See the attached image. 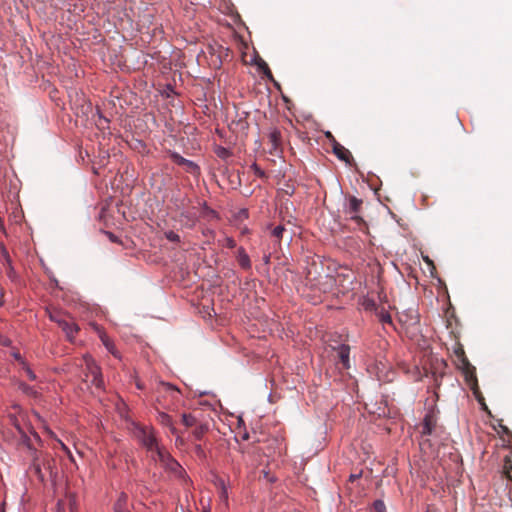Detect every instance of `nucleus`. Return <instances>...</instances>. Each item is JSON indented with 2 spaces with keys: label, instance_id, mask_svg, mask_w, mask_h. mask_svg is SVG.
I'll use <instances>...</instances> for the list:
<instances>
[{
  "label": "nucleus",
  "instance_id": "nucleus-1",
  "mask_svg": "<svg viewBox=\"0 0 512 512\" xmlns=\"http://www.w3.org/2000/svg\"><path fill=\"white\" fill-rule=\"evenodd\" d=\"M134 435L153 456L158 453V450L163 448L158 442L154 428L150 426L136 425Z\"/></svg>",
  "mask_w": 512,
  "mask_h": 512
},
{
  "label": "nucleus",
  "instance_id": "nucleus-2",
  "mask_svg": "<svg viewBox=\"0 0 512 512\" xmlns=\"http://www.w3.org/2000/svg\"><path fill=\"white\" fill-rule=\"evenodd\" d=\"M362 204L363 201L361 199L355 196H349L347 204L344 207V214L359 227L365 226V221L360 215Z\"/></svg>",
  "mask_w": 512,
  "mask_h": 512
},
{
  "label": "nucleus",
  "instance_id": "nucleus-3",
  "mask_svg": "<svg viewBox=\"0 0 512 512\" xmlns=\"http://www.w3.org/2000/svg\"><path fill=\"white\" fill-rule=\"evenodd\" d=\"M86 377L87 381H90L92 385L97 388L103 387V377L99 366L96 364L95 360L90 355H85L83 357Z\"/></svg>",
  "mask_w": 512,
  "mask_h": 512
},
{
  "label": "nucleus",
  "instance_id": "nucleus-4",
  "mask_svg": "<svg viewBox=\"0 0 512 512\" xmlns=\"http://www.w3.org/2000/svg\"><path fill=\"white\" fill-rule=\"evenodd\" d=\"M152 457L154 460L159 461L165 469L176 475H180L183 471L181 465L170 455V453L164 447L161 450H158V453Z\"/></svg>",
  "mask_w": 512,
  "mask_h": 512
},
{
  "label": "nucleus",
  "instance_id": "nucleus-5",
  "mask_svg": "<svg viewBox=\"0 0 512 512\" xmlns=\"http://www.w3.org/2000/svg\"><path fill=\"white\" fill-rule=\"evenodd\" d=\"M327 137L332 139L333 153L342 161L350 164L353 157L348 149L338 143L330 132L327 133Z\"/></svg>",
  "mask_w": 512,
  "mask_h": 512
},
{
  "label": "nucleus",
  "instance_id": "nucleus-6",
  "mask_svg": "<svg viewBox=\"0 0 512 512\" xmlns=\"http://www.w3.org/2000/svg\"><path fill=\"white\" fill-rule=\"evenodd\" d=\"M337 365H339V369H349L350 362H349V355H350V347L346 344L340 345L337 349Z\"/></svg>",
  "mask_w": 512,
  "mask_h": 512
},
{
  "label": "nucleus",
  "instance_id": "nucleus-7",
  "mask_svg": "<svg viewBox=\"0 0 512 512\" xmlns=\"http://www.w3.org/2000/svg\"><path fill=\"white\" fill-rule=\"evenodd\" d=\"M459 363H460V368L462 369V371L465 375L466 381L469 383L474 382V384L477 385V379H476V373H475L476 369L473 365H471L468 358L466 356H464V358H461L459 360Z\"/></svg>",
  "mask_w": 512,
  "mask_h": 512
},
{
  "label": "nucleus",
  "instance_id": "nucleus-8",
  "mask_svg": "<svg viewBox=\"0 0 512 512\" xmlns=\"http://www.w3.org/2000/svg\"><path fill=\"white\" fill-rule=\"evenodd\" d=\"M171 158L173 162L176 163L177 165L184 166L189 173L194 174L197 173L199 170L198 166L194 162L185 159L176 152L171 154Z\"/></svg>",
  "mask_w": 512,
  "mask_h": 512
},
{
  "label": "nucleus",
  "instance_id": "nucleus-9",
  "mask_svg": "<svg viewBox=\"0 0 512 512\" xmlns=\"http://www.w3.org/2000/svg\"><path fill=\"white\" fill-rule=\"evenodd\" d=\"M398 319L401 324L407 327L414 326L419 323L418 313L413 309L400 313Z\"/></svg>",
  "mask_w": 512,
  "mask_h": 512
},
{
  "label": "nucleus",
  "instance_id": "nucleus-10",
  "mask_svg": "<svg viewBox=\"0 0 512 512\" xmlns=\"http://www.w3.org/2000/svg\"><path fill=\"white\" fill-rule=\"evenodd\" d=\"M56 323L62 328L69 340H72L79 330L76 323L66 319L56 320Z\"/></svg>",
  "mask_w": 512,
  "mask_h": 512
},
{
  "label": "nucleus",
  "instance_id": "nucleus-11",
  "mask_svg": "<svg viewBox=\"0 0 512 512\" xmlns=\"http://www.w3.org/2000/svg\"><path fill=\"white\" fill-rule=\"evenodd\" d=\"M157 421L161 425H163L165 427H168L170 429V432L173 435L177 434V429L174 426L173 420H172L171 416L168 415L167 413H165V412H158Z\"/></svg>",
  "mask_w": 512,
  "mask_h": 512
},
{
  "label": "nucleus",
  "instance_id": "nucleus-12",
  "mask_svg": "<svg viewBox=\"0 0 512 512\" xmlns=\"http://www.w3.org/2000/svg\"><path fill=\"white\" fill-rule=\"evenodd\" d=\"M237 261L241 268L245 270H249L251 268L250 257L243 247H240L237 251Z\"/></svg>",
  "mask_w": 512,
  "mask_h": 512
},
{
  "label": "nucleus",
  "instance_id": "nucleus-13",
  "mask_svg": "<svg viewBox=\"0 0 512 512\" xmlns=\"http://www.w3.org/2000/svg\"><path fill=\"white\" fill-rule=\"evenodd\" d=\"M115 512H130L128 507V496L125 493H121L114 504Z\"/></svg>",
  "mask_w": 512,
  "mask_h": 512
},
{
  "label": "nucleus",
  "instance_id": "nucleus-14",
  "mask_svg": "<svg viewBox=\"0 0 512 512\" xmlns=\"http://www.w3.org/2000/svg\"><path fill=\"white\" fill-rule=\"evenodd\" d=\"M101 338V341L103 343V345L106 347V349L116 358H120V354L119 352L117 351L113 341L106 335V334H102L100 336Z\"/></svg>",
  "mask_w": 512,
  "mask_h": 512
},
{
  "label": "nucleus",
  "instance_id": "nucleus-15",
  "mask_svg": "<svg viewBox=\"0 0 512 512\" xmlns=\"http://www.w3.org/2000/svg\"><path fill=\"white\" fill-rule=\"evenodd\" d=\"M435 427L434 419L431 415H426L422 424V435H430Z\"/></svg>",
  "mask_w": 512,
  "mask_h": 512
},
{
  "label": "nucleus",
  "instance_id": "nucleus-16",
  "mask_svg": "<svg viewBox=\"0 0 512 512\" xmlns=\"http://www.w3.org/2000/svg\"><path fill=\"white\" fill-rule=\"evenodd\" d=\"M269 142L271 143V146L273 149H277L281 143V133L279 130L274 129L272 130L269 135Z\"/></svg>",
  "mask_w": 512,
  "mask_h": 512
},
{
  "label": "nucleus",
  "instance_id": "nucleus-17",
  "mask_svg": "<svg viewBox=\"0 0 512 512\" xmlns=\"http://www.w3.org/2000/svg\"><path fill=\"white\" fill-rule=\"evenodd\" d=\"M18 387H19V390H21L24 394L32 396V397H37V391L35 390L34 387L29 386L28 384H26L24 382H20Z\"/></svg>",
  "mask_w": 512,
  "mask_h": 512
},
{
  "label": "nucleus",
  "instance_id": "nucleus-18",
  "mask_svg": "<svg viewBox=\"0 0 512 512\" xmlns=\"http://www.w3.org/2000/svg\"><path fill=\"white\" fill-rule=\"evenodd\" d=\"M208 431V426L205 425V424H200L198 425L194 430H193V436L197 439V440H201L202 437L204 436V434Z\"/></svg>",
  "mask_w": 512,
  "mask_h": 512
},
{
  "label": "nucleus",
  "instance_id": "nucleus-19",
  "mask_svg": "<svg viewBox=\"0 0 512 512\" xmlns=\"http://www.w3.org/2000/svg\"><path fill=\"white\" fill-rule=\"evenodd\" d=\"M31 471L41 480H43V475L41 471V465L38 462V458L34 457L33 463L30 466Z\"/></svg>",
  "mask_w": 512,
  "mask_h": 512
},
{
  "label": "nucleus",
  "instance_id": "nucleus-20",
  "mask_svg": "<svg viewBox=\"0 0 512 512\" xmlns=\"http://www.w3.org/2000/svg\"><path fill=\"white\" fill-rule=\"evenodd\" d=\"M377 316H378L380 322L392 324L391 315L387 311H385L383 308L377 312Z\"/></svg>",
  "mask_w": 512,
  "mask_h": 512
},
{
  "label": "nucleus",
  "instance_id": "nucleus-21",
  "mask_svg": "<svg viewBox=\"0 0 512 512\" xmlns=\"http://www.w3.org/2000/svg\"><path fill=\"white\" fill-rule=\"evenodd\" d=\"M182 423L186 426V427H192L194 426L197 421H196V418L191 415V414H183L182 415Z\"/></svg>",
  "mask_w": 512,
  "mask_h": 512
},
{
  "label": "nucleus",
  "instance_id": "nucleus-22",
  "mask_svg": "<svg viewBox=\"0 0 512 512\" xmlns=\"http://www.w3.org/2000/svg\"><path fill=\"white\" fill-rule=\"evenodd\" d=\"M215 153L219 158L223 160L229 158L232 155L231 151L224 147H217Z\"/></svg>",
  "mask_w": 512,
  "mask_h": 512
},
{
  "label": "nucleus",
  "instance_id": "nucleus-23",
  "mask_svg": "<svg viewBox=\"0 0 512 512\" xmlns=\"http://www.w3.org/2000/svg\"><path fill=\"white\" fill-rule=\"evenodd\" d=\"M22 369L25 371L27 377L31 381H35L37 379V376L35 375V373L32 371V369L28 366V364L25 361H22Z\"/></svg>",
  "mask_w": 512,
  "mask_h": 512
},
{
  "label": "nucleus",
  "instance_id": "nucleus-24",
  "mask_svg": "<svg viewBox=\"0 0 512 512\" xmlns=\"http://www.w3.org/2000/svg\"><path fill=\"white\" fill-rule=\"evenodd\" d=\"M1 252H2V256H3L4 260H5V264L10 267L11 271H13L12 260L10 258L9 253H8V250L6 249V247L4 245L1 246Z\"/></svg>",
  "mask_w": 512,
  "mask_h": 512
},
{
  "label": "nucleus",
  "instance_id": "nucleus-25",
  "mask_svg": "<svg viewBox=\"0 0 512 512\" xmlns=\"http://www.w3.org/2000/svg\"><path fill=\"white\" fill-rule=\"evenodd\" d=\"M285 231V227L282 225H278L273 228L272 236L280 240L282 238L283 232Z\"/></svg>",
  "mask_w": 512,
  "mask_h": 512
},
{
  "label": "nucleus",
  "instance_id": "nucleus-26",
  "mask_svg": "<svg viewBox=\"0 0 512 512\" xmlns=\"http://www.w3.org/2000/svg\"><path fill=\"white\" fill-rule=\"evenodd\" d=\"M373 512H386V507L383 501L376 500L373 503Z\"/></svg>",
  "mask_w": 512,
  "mask_h": 512
},
{
  "label": "nucleus",
  "instance_id": "nucleus-27",
  "mask_svg": "<svg viewBox=\"0 0 512 512\" xmlns=\"http://www.w3.org/2000/svg\"><path fill=\"white\" fill-rule=\"evenodd\" d=\"M454 354L457 357V360L459 361L461 358H464L465 351L463 349V346L461 344H458V346L454 350Z\"/></svg>",
  "mask_w": 512,
  "mask_h": 512
},
{
  "label": "nucleus",
  "instance_id": "nucleus-28",
  "mask_svg": "<svg viewBox=\"0 0 512 512\" xmlns=\"http://www.w3.org/2000/svg\"><path fill=\"white\" fill-rule=\"evenodd\" d=\"M166 238L171 242H180V236L173 231L166 233Z\"/></svg>",
  "mask_w": 512,
  "mask_h": 512
},
{
  "label": "nucleus",
  "instance_id": "nucleus-29",
  "mask_svg": "<svg viewBox=\"0 0 512 512\" xmlns=\"http://www.w3.org/2000/svg\"><path fill=\"white\" fill-rule=\"evenodd\" d=\"M194 450H195V453L196 455L199 457V458H205V452H204V449L202 448V446L200 444H196L194 446Z\"/></svg>",
  "mask_w": 512,
  "mask_h": 512
},
{
  "label": "nucleus",
  "instance_id": "nucleus-30",
  "mask_svg": "<svg viewBox=\"0 0 512 512\" xmlns=\"http://www.w3.org/2000/svg\"><path fill=\"white\" fill-rule=\"evenodd\" d=\"M251 168L254 170L255 175L258 177H264L265 173L262 169H260L256 164H253Z\"/></svg>",
  "mask_w": 512,
  "mask_h": 512
},
{
  "label": "nucleus",
  "instance_id": "nucleus-31",
  "mask_svg": "<svg viewBox=\"0 0 512 512\" xmlns=\"http://www.w3.org/2000/svg\"><path fill=\"white\" fill-rule=\"evenodd\" d=\"M225 245L228 247V248H234L236 247V242L233 238L231 237H226L225 238Z\"/></svg>",
  "mask_w": 512,
  "mask_h": 512
},
{
  "label": "nucleus",
  "instance_id": "nucleus-32",
  "mask_svg": "<svg viewBox=\"0 0 512 512\" xmlns=\"http://www.w3.org/2000/svg\"><path fill=\"white\" fill-rule=\"evenodd\" d=\"M11 341L4 335L0 334V345L2 346H10Z\"/></svg>",
  "mask_w": 512,
  "mask_h": 512
},
{
  "label": "nucleus",
  "instance_id": "nucleus-33",
  "mask_svg": "<svg viewBox=\"0 0 512 512\" xmlns=\"http://www.w3.org/2000/svg\"><path fill=\"white\" fill-rule=\"evenodd\" d=\"M50 319L56 322V320H63L64 318L59 317L57 314H50Z\"/></svg>",
  "mask_w": 512,
  "mask_h": 512
},
{
  "label": "nucleus",
  "instance_id": "nucleus-34",
  "mask_svg": "<svg viewBox=\"0 0 512 512\" xmlns=\"http://www.w3.org/2000/svg\"><path fill=\"white\" fill-rule=\"evenodd\" d=\"M221 497L224 498V499H227V491H226V488H225L223 483H222Z\"/></svg>",
  "mask_w": 512,
  "mask_h": 512
},
{
  "label": "nucleus",
  "instance_id": "nucleus-35",
  "mask_svg": "<svg viewBox=\"0 0 512 512\" xmlns=\"http://www.w3.org/2000/svg\"><path fill=\"white\" fill-rule=\"evenodd\" d=\"M107 235L109 236V239H110L112 242H117V241H118V240H117V237H116L114 234H112V233L108 232V233H107Z\"/></svg>",
  "mask_w": 512,
  "mask_h": 512
},
{
  "label": "nucleus",
  "instance_id": "nucleus-36",
  "mask_svg": "<svg viewBox=\"0 0 512 512\" xmlns=\"http://www.w3.org/2000/svg\"><path fill=\"white\" fill-rule=\"evenodd\" d=\"M14 357H15V359H16V360H18V361H19V363H20L21 365H22V361H25V360L21 357V355H20L19 353H15V354H14Z\"/></svg>",
  "mask_w": 512,
  "mask_h": 512
},
{
  "label": "nucleus",
  "instance_id": "nucleus-37",
  "mask_svg": "<svg viewBox=\"0 0 512 512\" xmlns=\"http://www.w3.org/2000/svg\"><path fill=\"white\" fill-rule=\"evenodd\" d=\"M175 436H176V444L177 445H182L183 444V439L178 435V433Z\"/></svg>",
  "mask_w": 512,
  "mask_h": 512
},
{
  "label": "nucleus",
  "instance_id": "nucleus-38",
  "mask_svg": "<svg viewBox=\"0 0 512 512\" xmlns=\"http://www.w3.org/2000/svg\"><path fill=\"white\" fill-rule=\"evenodd\" d=\"M15 271H11L10 267L7 265V275L12 278L14 276Z\"/></svg>",
  "mask_w": 512,
  "mask_h": 512
},
{
  "label": "nucleus",
  "instance_id": "nucleus-39",
  "mask_svg": "<svg viewBox=\"0 0 512 512\" xmlns=\"http://www.w3.org/2000/svg\"><path fill=\"white\" fill-rule=\"evenodd\" d=\"M0 230H2V231L5 230L4 221L1 217H0Z\"/></svg>",
  "mask_w": 512,
  "mask_h": 512
},
{
  "label": "nucleus",
  "instance_id": "nucleus-40",
  "mask_svg": "<svg viewBox=\"0 0 512 512\" xmlns=\"http://www.w3.org/2000/svg\"><path fill=\"white\" fill-rule=\"evenodd\" d=\"M62 447H63V449H65V450L67 451V453H70V451L67 449V447H66V446H64V445L62 444Z\"/></svg>",
  "mask_w": 512,
  "mask_h": 512
},
{
  "label": "nucleus",
  "instance_id": "nucleus-41",
  "mask_svg": "<svg viewBox=\"0 0 512 512\" xmlns=\"http://www.w3.org/2000/svg\"><path fill=\"white\" fill-rule=\"evenodd\" d=\"M267 74H268L269 76H272V75H271V71H270L268 68H267Z\"/></svg>",
  "mask_w": 512,
  "mask_h": 512
}]
</instances>
